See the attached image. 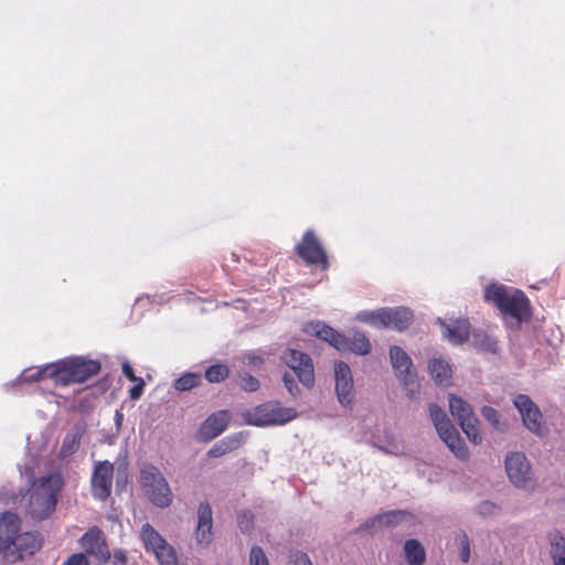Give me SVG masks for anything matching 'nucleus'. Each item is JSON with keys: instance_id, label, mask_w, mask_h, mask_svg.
Listing matches in <instances>:
<instances>
[{"instance_id": "obj_1", "label": "nucleus", "mask_w": 565, "mask_h": 565, "mask_svg": "<svg viewBox=\"0 0 565 565\" xmlns=\"http://www.w3.org/2000/svg\"><path fill=\"white\" fill-rule=\"evenodd\" d=\"M63 484L60 473H51L33 482L29 497V512L33 519L44 520L54 512Z\"/></svg>"}, {"instance_id": "obj_2", "label": "nucleus", "mask_w": 565, "mask_h": 565, "mask_svg": "<svg viewBox=\"0 0 565 565\" xmlns=\"http://www.w3.org/2000/svg\"><path fill=\"white\" fill-rule=\"evenodd\" d=\"M483 297L487 302L494 305L504 317L513 318L518 324L530 316V300L519 289L490 284L486 287Z\"/></svg>"}, {"instance_id": "obj_3", "label": "nucleus", "mask_w": 565, "mask_h": 565, "mask_svg": "<svg viewBox=\"0 0 565 565\" xmlns=\"http://www.w3.org/2000/svg\"><path fill=\"white\" fill-rule=\"evenodd\" d=\"M100 363L97 360H87L82 356H72L52 362V381L57 386H68L84 383L97 375L100 371Z\"/></svg>"}, {"instance_id": "obj_4", "label": "nucleus", "mask_w": 565, "mask_h": 565, "mask_svg": "<svg viewBox=\"0 0 565 565\" xmlns=\"http://www.w3.org/2000/svg\"><path fill=\"white\" fill-rule=\"evenodd\" d=\"M139 483L149 501L159 508H168L173 494L162 472L153 465H145L139 475Z\"/></svg>"}, {"instance_id": "obj_5", "label": "nucleus", "mask_w": 565, "mask_h": 565, "mask_svg": "<svg viewBox=\"0 0 565 565\" xmlns=\"http://www.w3.org/2000/svg\"><path fill=\"white\" fill-rule=\"evenodd\" d=\"M244 419L248 425L264 427L284 425L297 416L291 407H281L278 402L269 401L247 409Z\"/></svg>"}, {"instance_id": "obj_6", "label": "nucleus", "mask_w": 565, "mask_h": 565, "mask_svg": "<svg viewBox=\"0 0 565 565\" xmlns=\"http://www.w3.org/2000/svg\"><path fill=\"white\" fill-rule=\"evenodd\" d=\"M358 319L375 328H387L397 331L406 330L413 321V312L405 307L380 308L359 313Z\"/></svg>"}, {"instance_id": "obj_7", "label": "nucleus", "mask_w": 565, "mask_h": 565, "mask_svg": "<svg viewBox=\"0 0 565 565\" xmlns=\"http://www.w3.org/2000/svg\"><path fill=\"white\" fill-rule=\"evenodd\" d=\"M429 415L439 437L459 459L469 457L468 448L446 413L436 404L429 405Z\"/></svg>"}, {"instance_id": "obj_8", "label": "nucleus", "mask_w": 565, "mask_h": 565, "mask_svg": "<svg viewBox=\"0 0 565 565\" xmlns=\"http://www.w3.org/2000/svg\"><path fill=\"white\" fill-rule=\"evenodd\" d=\"M449 409L451 415L457 419L462 431L469 438V440L475 445L481 444L482 436L479 431V422L475 416L471 406L461 397L450 395Z\"/></svg>"}, {"instance_id": "obj_9", "label": "nucleus", "mask_w": 565, "mask_h": 565, "mask_svg": "<svg viewBox=\"0 0 565 565\" xmlns=\"http://www.w3.org/2000/svg\"><path fill=\"white\" fill-rule=\"evenodd\" d=\"M297 255L309 266H316L321 270L329 268V259L321 242L313 230H307L301 241L296 245Z\"/></svg>"}, {"instance_id": "obj_10", "label": "nucleus", "mask_w": 565, "mask_h": 565, "mask_svg": "<svg viewBox=\"0 0 565 565\" xmlns=\"http://www.w3.org/2000/svg\"><path fill=\"white\" fill-rule=\"evenodd\" d=\"M505 470L510 481L518 488L531 490L535 486L531 465L524 454L511 452L505 458Z\"/></svg>"}, {"instance_id": "obj_11", "label": "nucleus", "mask_w": 565, "mask_h": 565, "mask_svg": "<svg viewBox=\"0 0 565 565\" xmlns=\"http://www.w3.org/2000/svg\"><path fill=\"white\" fill-rule=\"evenodd\" d=\"M281 360L289 366L303 386L311 388L315 385V371L311 358L301 351L287 349Z\"/></svg>"}, {"instance_id": "obj_12", "label": "nucleus", "mask_w": 565, "mask_h": 565, "mask_svg": "<svg viewBox=\"0 0 565 565\" xmlns=\"http://www.w3.org/2000/svg\"><path fill=\"white\" fill-rule=\"evenodd\" d=\"M390 358L396 376L407 391V395L413 397V395L418 392V384L415 382L414 374L411 371L413 365L412 359L397 345H393L390 349Z\"/></svg>"}, {"instance_id": "obj_13", "label": "nucleus", "mask_w": 565, "mask_h": 565, "mask_svg": "<svg viewBox=\"0 0 565 565\" xmlns=\"http://www.w3.org/2000/svg\"><path fill=\"white\" fill-rule=\"evenodd\" d=\"M114 465L108 461H97L92 473V494L96 500L106 501L113 490Z\"/></svg>"}, {"instance_id": "obj_14", "label": "nucleus", "mask_w": 565, "mask_h": 565, "mask_svg": "<svg viewBox=\"0 0 565 565\" xmlns=\"http://www.w3.org/2000/svg\"><path fill=\"white\" fill-rule=\"evenodd\" d=\"M20 531V521L13 513H3L0 518V557L7 563H15L12 553L14 535Z\"/></svg>"}, {"instance_id": "obj_15", "label": "nucleus", "mask_w": 565, "mask_h": 565, "mask_svg": "<svg viewBox=\"0 0 565 565\" xmlns=\"http://www.w3.org/2000/svg\"><path fill=\"white\" fill-rule=\"evenodd\" d=\"M514 406L520 412L524 426L536 435L543 434V416L539 407L524 394H519L513 399Z\"/></svg>"}, {"instance_id": "obj_16", "label": "nucleus", "mask_w": 565, "mask_h": 565, "mask_svg": "<svg viewBox=\"0 0 565 565\" xmlns=\"http://www.w3.org/2000/svg\"><path fill=\"white\" fill-rule=\"evenodd\" d=\"M335 392L343 406H350L354 399L353 377L349 365L339 361L334 363Z\"/></svg>"}, {"instance_id": "obj_17", "label": "nucleus", "mask_w": 565, "mask_h": 565, "mask_svg": "<svg viewBox=\"0 0 565 565\" xmlns=\"http://www.w3.org/2000/svg\"><path fill=\"white\" fill-rule=\"evenodd\" d=\"M209 502H201L198 507V524L195 527V540L199 545L206 547L213 541V516Z\"/></svg>"}, {"instance_id": "obj_18", "label": "nucleus", "mask_w": 565, "mask_h": 565, "mask_svg": "<svg viewBox=\"0 0 565 565\" xmlns=\"http://www.w3.org/2000/svg\"><path fill=\"white\" fill-rule=\"evenodd\" d=\"M81 545L89 555H94L104 561L110 558V552L105 535L97 526L88 529L81 537Z\"/></svg>"}, {"instance_id": "obj_19", "label": "nucleus", "mask_w": 565, "mask_h": 565, "mask_svg": "<svg viewBox=\"0 0 565 565\" xmlns=\"http://www.w3.org/2000/svg\"><path fill=\"white\" fill-rule=\"evenodd\" d=\"M230 414L220 411L210 415L200 426L199 435L204 441H209L221 435L227 427Z\"/></svg>"}, {"instance_id": "obj_20", "label": "nucleus", "mask_w": 565, "mask_h": 565, "mask_svg": "<svg viewBox=\"0 0 565 565\" xmlns=\"http://www.w3.org/2000/svg\"><path fill=\"white\" fill-rule=\"evenodd\" d=\"M42 539L38 533L24 532L14 535L12 553L17 554V562L21 561L24 556L33 555L40 550Z\"/></svg>"}, {"instance_id": "obj_21", "label": "nucleus", "mask_w": 565, "mask_h": 565, "mask_svg": "<svg viewBox=\"0 0 565 565\" xmlns=\"http://www.w3.org/2000/svg\"><path fill=\"white\" fill-rule=\"evenodd\" d=\"M306 331L311 332L319 339L327 341L338 351L345 348V337L327 324L319 322L315 324L312 323L309 326V328L306 329Z\"/></svg>"}, {"instance_id": "obj_22", "label": "nucleus", "mask_w": 565, "mask_h": 565, "mask_svg": "<svg viewBox=\"0 0 565 565\" xmlns=\"http://www.w3.org/2000/svg\"><path fill=\"white\" fill-rule=\"evenodd\" d=\"M470 323L467 319H457L446 327L445 337L454 344H462L469 339Z\"/></svg>"}, {"instance_id": "obj_23", "label": "nucleus", "mask_w": 565, "mask_h": 565, "mask_svg": "<svg viewBox=\"0 0 565 565\" xmlns=\"http://www.w3.org/2000/svg\"><path fill=\"white\" fill-rule=\"evenodd\" d=\"M345 348L341 352L350 351L356 354L365 355L371 351L369 338L360 331H354L351 337H345Z\"/></svg>"}, {"instance_id": "obj_24", "label": "nucleus", "mask_w": 565, "mask_h": 565, "mask_svg": "<svg viewBox=\"0 0 565 565\" xmlns=\"http://www.w3.org/2000/svg\"><path fill=\"white\" fill-rule=\"evenodd\" d=\"M140 540L145 550L150 553L167 543V540L150 523L141 526Z\"/></svg>"}, {"instance_id": "obj_25", "label": "nucleus", "mask_w": 565, "mask_h": 565, "mask_svg": "<svg viewBox=\"0 0 565 565\" xmlns=\"http://www.w3.org/2000/svg\"><path fill=\"white\" fill-rule=\"evenodd\" d=\"M431 377L439 385H448L451 379L450 365L441 359H433L428 363Z\"/></svg>"}, {"instance_id": "obj_26", "label": "nucleus", "mask_w": 565, "mask_h": 565, "mask_svg": "<svg viewBox=\"0 0 565 565\" xmlns=\"http://www.w3.org/2000/svg\"><path fill=\"white\" fill-rule=\"evenodd\" d=\"M550 554L554 565H565V537L558 531H554L548 536Z\"/></svg>"}, {"instance_id": "obj_27", "label": "nucleus", "mask_w": 565, "mask_h": 565, "mask_svg": "<svg viewBox=\"0 0 565 565\" xmlns=\"http://www.w3.org/2000/svg\"><path fill=\"white\" fill-rule=\"evenodd\" d=\"M404 552L409 565H423L426 561L425 550L415 539L405 542Z\"/></svg>"}, {"instance_id": "obj_28", "label": "nucleus", "mask_w": 565, "mask_h": 565, "mask_svg": "<svg viewBox=\"0 0 565 565\" xmlns=\"http://www.w3.org/2000/svg\"><path fill=\"white\" fill-rule=\"evenodd\" d=\"M402 512L401 511H390V512H386V513H383V514H377L375 515L374 518H372L371 520L366 521L364 524H363V527H384V526H388L391 524H394L395 522H397V520H399L402 518Z\"/></svg>"}, {"instance_id": "obj_29", "label": "nucleus", "mask_w": 565, "mask_h": 565, "mask_svg": "<svg viewBox=\"0 0 565 565\" xmlns=\"http://www.w3.org/2000/svg\"><path fill=\"white\" fill-rule=\"evenodd\" d=\"M152 554L156 556L159 565H178L177 552L168 542L153 550Z\"/></svg>"}, {"instance_id": "obj_30", "label": "nucleus", "mask_w": 565, "mask_h": 565, "mask_svg": "<svg viewBox=\"0 0 565 565\" xmlns=\"http://www.w3.org/2000/svg\"><path fill=\"white\" fill-rule=\"evenodd\" d=\"M239 445V440L236 438H225L213 445L207 451V456L211 458L222 457L233 450Z\"/></svg>"}, {"instance_id": "obj_31", "label": "nucleus", "mask_w": 565, "mask_h": 565, "mask_svg": "<svg viewBox=\"0 0 565 565\" xmlns=\"http://www.w3.org/2000/svg\"><path fill=\"white\" fill-rule=\"evenodd\" d=\"M82 431L77 429L75 433L67 434L62 443L60 448V454L62 457H68L75 454L81 446Z\"/></svg>"}, {"instance_id": "obj_32", "label": "nucleus", "mask_w": 565, "mask_h": 565, "mask_svg": "<svg viewBox=\"0 0 565 565\" xmlns=\"http://www.w3.org/2000/svg\"><path fill=\"white\" fill-rule=\"evenodd\" d=\"M204 375L210 383H221L228 377L230 369L225 364L217 363L209 366Z\"/></svg>"}, {"instance_id": "obj_33", "label": "nucleus", "mask_w": 565, "mask_h": 565, "mask_svg": "<svg viewBox=\"0 0 565 565\" xmlns=\"http://www.w3.org/2000/svg\"><path fill=\"white\" fill-rule=\"evenodd\" d=\"M202 382L201 375L196 373H185L174 382V388L185 392L199 386Z\"/></svg>"}, {"instance_id": "obj_34", "label": "nucleus", "mask_w": 565, "mask_h": 565, "mask_svg": "<svg viewBox=\"0 0 565 565\" xmlns=\"http://www.w3.org/2000/svg\"><path fill=\"white\" fill-rule=\"evenodd\" d=\"M473 344L483 351L495 353L498 350L497 341L486 332L478 331L473 333Z\"/></svg>"}, {"instance_id": "obj_35", "label": "nucleus", "mask_w": 565, "mask_h": 565, "mask_svg": "<svg viewBox=\"0 0 565 565\" xmlns=\"http://www.w3.org/2000/svg\"><path fill=\"white\" fill-rule=\"evenodd\" d=\"M50 367H51V363H47V364L39 367L35 371H25L24 380L26 382H38V381H41L44 379L52 380V375H51L52 369H50Z\"/></svg>"}, {"instance_id": "obj_36", "label": "nucleus", "mask_w": 565, "mask_h": 565, "mask_svg": "<svg viewBox=\"0 0 565 565\" xmlns=\"http://www.w3.org/2000/svg\"><path fill=\"white\" fill-rule=\"evenodd\" d=\"M482 416L498 430H503V425L500 422V414L499 412L491 407V406H484L481 411Z\"/></svg>"}, {"instance_id": "obj_37", "label": "nucleus", "mask_w": 565, "mask_h": 565, "mask_svg": "<svg viewBox=\"0 0 565 565\" xmlns=\"http://www.w3.org/2000/svg\"><path fill=\"white\" fill-rule=\"evenodd\" d=\"M237 524L243 533H248L254 527V515L249 511H242L237 515Z\"/></svg>"}, {"instance_id": "obj_38", "label": "nucleus", "mask_w": 565, "mask_h": 565, "mask_svg": "<svg viewBox=\"0 0 565 565\" xmlns=\"http://www.w3.org/2000/svg\"><path fill=\"white\" fill-rule=\"evenodd\" d=\"M239 379L241 387L246 392H256L260 386L259 381L248 373L241 374Z\"/></svg>"}, {"instance_id": "obj_39", "label": "nucleus", "mask_w": 565, "mask_h": 565, "mask_svg": "<svg viewBox=\"0 0 565 565\" xmlns=\"http://www.w3.org/2000/svg\"><path fill=\"white\" fill-rule=\"evenodd\" d=\"M249 565H269L268 558L262 547H252L249 553Z\"/></svg>"}, {"instance_id": "obj_40", "label": "nucleus", "mask_w": 565, "mask_h": 565, "mask_svg": "<svg viewBox=\"0 0 565 565\" xmlns=\"http://www.w3.org/2000/svg\"><path fill=\"white\" fill-rule=\"evenodd\" d=\"M458 545L460 548V559L463 563L469 562L470 558V542L466 533H460L457 537Z\"/></svg>"}, {"instance_id": "obj_41", "label": "nucleus", "mask_w": 565, "mask_h": 565, "mask_svg": "<svg viewBox=\"0 0 565 565\" xmlns=\"http://www.w3.org/2000/svg\"><path fill=\"white\" fill-rule=\"evenodd\" d=\"M476 509L478 514L482 516L494 515L500 511V507L492 501H482Z\"/></svg>"}, {"instance_id": "obj_42", "label": "nucleus", "mask_w": 565, "mask_h": 565, "mask_svg": "<svg viewBox=\"0 0 565 565\" xmlns=\"http://www.w3.org/2000/svg\"><path fill=\"white\" fill-rule=\"evenodd\" d=\"M284 383L288 392L294 396L297 397L300 394V390L298 387V384L296 383L295 379L289 375L288 373H285L282 376Z\"/></svg>"}, {"instance_id": "obj_43", "label": "nucleus", "mask_w": 565, "mask_h": 565, "mask_svg": "<svg viewBox=\"0 0 565 565\" xmlns=\"http://www.w3.org/2000/svg\"><path fill=\"white\" fill-rule=\"evenodd\" d=\"M63 565H90L87 557L82 554V553H77V554H73L71 555L64 563Z\"/></svg>"}, {"instance_id": "obj_44", "label": "nucleus", "mask_w": 565, "mask_h": 565, "mask_svg": "<svg viewBox=\"0 0 565 565\" xmlns=\"http://www.w3.org/2000/svg\"><path fill=\"white\" fill-rule=\"evenodd\" d=\"M145 381L142 379H138V381H136V384L130 388L129 391V397L130 399H138L140 398L142 392H143V387H145Z\"/></svg>"}, {"instance_id": "obj_45", "label": "nucleus", "mask_w": 565, "mask_h": 565, "mask_svg": "<svg viewBox=\"0 0 565 565\" xmlns=\"http://www.w3.org/2000/svg\"><path fill=\"white\" fill-rule=\"evenodd\" d=\"M292 565H311V561L306 553L296 552L292 555Z\"/></svg>"}, {"instance_id": "obj_46", "label": "nucleus", "mask_w": 565, "mask_h": 565, "mask_svg": "<svg viewBox=\"0 0 565 565\" xmlns=\"http://www.w3.org/2000/svg\"><path fill=\"white\" fill-rule=\"evenodd\" d=\"M122 374L131 382L138 381V376L135 375L134 367L129 362H124L121 365Z\"/></svg>"}, {"instance_id": "obj_47", "label": "nucleus", "mask_w": 565, "mask_h": 565, "mask_svg": "<svg viewBox=\"0 0 565 565\" xmlns=\"http://www.w3.org/2000/svg\"><path fill=\"white\" fill-rule=\"evenodd\" d=\"M113 557H114L115 565H126L127 564V554L122 550L115 551Z\"/></svg>"}, {"instance_id": "obj_48", "label": "nucleus", "mask_w": 565, "mask_h": 565, "mask_svg": "<svg viewBox=\"0 0 565 565\" xmlns=\"http://www.w3.org/2000/svg\"><path fill=\"white\" fill-rule=\"evenodd\" d=\"M246 359H247L248 365L256 367V369H259L264 364L263 358H260L258 355H254V354L247 355Z\"/></svg>"}]
</instances>
